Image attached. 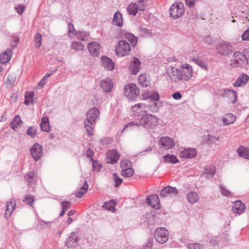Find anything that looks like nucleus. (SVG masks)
I'll use <instances>...</instances> for the list:
<instances>
[{"mask_svg":"<svg viewBox=\"0 0 249 249\" xmlns=\"http://www.w3.org/2000/svg\"><path fill=\"white\" fill-rule=\"evenodd\" d=\"M22 124V121L20 116L19 115H16L14 120L10 123V125L14 130H16Z\"/></svg>","mask_w":249,"mask_h":249,"instance_id":"cd10ccee","label":"nucleus"},{"mask_svg":"<svg viewBox=\"0 0 249 249\" xmlns=\"http://www.w3.org/2000/svg\"><path fill=\"white\" fill-rule=\"evenodd\" d=\"M40 125L42 131L45 132L49 131L50 127L49 124V119L47 117H43L42 118Z\"/></svg>","mask_w":249,"mask_h":249,"instance_id":"2f4dec72","label":"nucleus"},{"mask_svg":"<svg viewBox=\"0 0 249 249\" xmlns=\"http://www.w3.org/2000/svg\"><path fill=\"white\" fill-rule=\"evenodd\" d=\"M134 173V170L132 168L125 169L122 170L121 172L122 175L125 178H129L131 177Z\"/></svg>","mask_w":249,"mask_h":249,"instance_id":"a18cd8bd","label":"nucleus"},{"mask_svg":"<svg viewBox=\"0 0 249 249\" xmlns=\"http://www.w3.org/2000/svg\"><path fill=\"white\" fill-rule=\"evenodd\" d=\"M113 23L118 26L121 27L123 24L122 16L119 12H116L113 17Z\"/></svg>","mask_w":249,"mask_h":249,"instance_id":"473e14b6","label":"nucleus"},{"mask_svg":"<svg viewBox=\"0 0 249 249\" xmlns=\"http://www.w3.org/2000/svg\"><path fill=\"white\" fill-rule=\"evenodd\" d=\"M100 115L99 110L96 107L90 109L86 114V120L84 122V127L89 136L93 135L96 120Z\"/></svg>","mask_w":249,"mask_h":249,"instance_id":"f257e3e1","label":"nucleus"},{"mask_svg":"<svg viewBox=\"0 0 249 249\" xmlns=\"http://www.w3.org/2000/svg\"><path fill=\"white\" fill-rule=\"evenodd\" d=\"M100 87L105 92H109L111 91L113 84L109 78H107L101 81Z\"/></svg>","mask_w":249,"mask_h":249,"instance_id":"dca6fc26","label":"nucleus"},{"mask_svg":"<svg viewBox=\"0 0 249 249\" xmlns=\"http://www.w3.org/2000/svg\"><path fill=\"white\" fill-rule=\"evenodd\" d=\"M186 196L189 203L191 204H194L199 199L198 195L194 191L188 193Z\"/></svg>","mask_w":249,"mask_h":249,"instance_id":"c85d7f7f","label":"nucleus"},{"mask_svg":"<svg viewBox=\"0 0 249 249\" xmlns=\"http://www.w3.org/2000/svg\"><path fill=\"white\" fill-rule=\"evenodd\" d=\"M88 187L89 185L87 181H85L84 184L80 188V191L76 193V196L79 198L81 197L87 192Z\"/></svg>","mask_w":249,"mask_h":249,"instance_id":"4c0bfd02","label":"nucleus"},{"mask_svg":"<svg viewBox=\"0 0 249 249\" xmlns=\"http://www.w3.org/2000/svg\"><path fill=\"white\" fill-rule=\"evenodd\" d=\"M107 162L114 164L119 159V155L115 150H109L107 153Z\"/></svg>","mask_w":249,"mask_h":249,"instance_id":"ddd939ff","label":"nucleus"},{"mask_svg":"<svg viewBox=\"0 0 249 249\" xmlns=\"http://www.w3.org/2000/svg\"><path fill=\"white\" fill-rule=\"evenodd\" d=\"M68 32L69 34L72 33L73 35H75V31L73 25L71 22L68 24Z\"/></svg>","mask_w":249,"mask_h":249,"instance_id":"0e129e2a","label":"nucleus"},{"mask_svg":"<svg viewBox=\"0 0 249 249\" xmlns=\"http://www.w3.org/2000/svg\"><path fill=\"white\" fill-rule=\"evenodd\" d=\"M71 48L76 51H83L84 49L85 46L80 42L73 41L71 43Z\"/></svg>","mask_w":249,"mask_h":249,"instance_id":"79ce46f5","label":"nucleus"},{"mask_svg":"<svg viewBox=\"0 0 249 249\" xmlns=\"http://www.w3.org/2000/svg\"><path fill=\"white\" fill-rule=\"evenodd\" d=\"M15 81V78L12 75L8 76L6 80V84L9 85H12Z\"/></svg>","mask_w":249,"mask_h":249,"instance_id":"e2e57ef3","label":"nucleus"},{"mask_svg":"<svg viewBox=\"0 0 249 249\" xmlns=\"http://www.w3.org/2000/svg\"><path fill=\"white\" fill-rule=\"evenodd\" d=\"M247 62L245 55L241 52H237L234 53L230 64L232 68L241 67Z\"/></svg>","mask_w":249,"mask_h":249,"instance_id":"39448f33","label":"nucleus"},{"mask_svg":"<svg viewBox=\"0 0 249 249\" xmlns=\"http://www.w3.org/2000/svg\"><path fill=\"white\" fill-rule=\"evenodd\" d=\"M113 179L115 182V187H119L122 183V179L118 176L116 173H113Z\"/></svg>","mask_w":249,"mask_h":249,"instance_id":"3c124183","label":"nucleus"},{"mask_svg":"<svg viewBox=\"0 0 249 249\" xmlns=\"http://www.w3.org/2000/svg\"><path fill=\"white\" fill-rule=\"evenodd\" d=\"M196 155V151L195 148H189L184 149L180 153V157L181 158L192 159Z\"/></svg>","mask_w":249,"mask_h":249,"instance_id":"a211bd4d","label":"nucleus"},{"mask_svg":"<svg viewBox=\"0 0 249 249\" xmlns=\"http://www.w3.org/2000/svg\"><path fill=\"white\" fill-rule=\"evenodd\" d=\"M42 36L39 33H37L34 38V43H35V47L38 48H39L42 44Z\"/></svg>","mask_w":249,"mask_h":249,"instance_id":"37998d69","label":"nucleus"},{"mask_svg":"<svg viewBox=\"0 0 249 249\" xmlns=\"http://www.w3.org/2000/svg\"><path fill=\"white\" fill-rule=\"evenodd\" d=\"M154 236L158 242L164 244L169 238V233L165 228L159 227L156 230Z\"/></svg>","mask_w":249,"mask_h":249,"instance_id":"6e6552de","label":"nucleus"},{"mask_svg":"<svg viewBox=\"0 0 249 249\" xmlns=\"http://www.w3.org/2000/svg\"><path fill=\"white\" fill-rule=\"evenodd\" d=\"M125 37L130 42L132 47H134L136 45L138 39L137 37L133 34L126 33L125 34Z\"/></svg>","mask_w":249,"mask_h":249,"instance_id":"ea45409f","label":"nucleus"},{"mask_svg":"<svg viewBox=\"0 0 249 249\" xmlns=\"http://www.w3.org/2000/svg\"><path fill=\"white\" fill-rule=\"evenodd\" d=\"M193 61H194L196 64L202 68H204L206 70L207 69V66L205 63L201 59L199 58L198 57H194L192 59Z\"/></svg>","mask_w":249,"mask_h":249,"instance_id":"09e8293b","label":"nucleus"},{"mask_svg":"<svg viewBox=\"0 0 249 249\" xmlns=\"http://www.w3.org/2000/svg\"><path fill=\"white\" fill-rule=\"evenodd\" d=\"M88 48L90 54L95 56L99 54L100 45L96 42H92L88 44Z\"/></svg>","mask_w":249,"mask_h":249,"instance_id":"412c9836","label":"nucleus"},{"mask_svg":"<svg viewBox=\"0 0 249 249\" xmlns=\"http://www.w3.org/2000/svg\"><path fill=\"white\" fill-rule=\"evenodd\" d=\"M236 120L235 116L232 113H227L223 117L222 121L225 124H230L233 123Z\"/></svg>","mask_w":249,"mask_h":249,"instance_id":"c756f323","label":"nucleus"},{"mask_svg":"<svg viewBox=\"0 0 249 249\" xmlns=\"http://www.w3.org/2000/svg\"><path fill=\"white\" fill-rule=\"evenodd\" d=\"M140 125H141L140 124V123H139L135 122H131L124 125V128L123 131H124L126 128H128V127H132L134 126H139Z\"/></svg>","mask_w":249,"mask_h":249,"instance_id":"052dcab7","label":"nucleus"},{"mask_svg":"<svg viewBox=\"0 0 249 249\" xmlns=\"http://www.w3.org/2000/svg\"><path fill=\"white\" fill-rule=\"evenodd\" d=\"M127 10L129 15L135 16L138 11V5L137 3H131L128 5Z\"/></svg>","mask_w":249,"mask_h":249,"instance_id":"e433bc0d","label":"nucleus"},{"mask_svg":"<svg viewBox=\"0 0 249 249\" xmlns=\"http://www.w3.org/2000/svg\"><path fill=\"white\" fill-rule=\"evenodd\" d=\"M61 205L62 209L66 211L70 208L71 203L69 201H64L62 202Z\"/></svg>","mask_w":249,"mask_h":249,"instance_id":"bf43d9fd","label":"nucleus"},{"mask_svg":"<svg viewBox=\"0 0 249 249\" xmlns=\"http://www.w3.org/2000/svg\"><path fill=\"white\" fill-rule=\"evenodd\" d=\"M131 111L133 115L137 116H142L148 111L146 105L142 103L133 106Z\"/></svg>","mask_w":249,"mask_h":249,"instance_id":"9b49d317","label":"nucleus"},{"mask_svg":"<svg viewBox=\"0 0 249 249\" xmlns=\"http://www.w3.org/2000/svg\"><path fill=\"white\" fill-rule=\"evenodd\" d=\"M30 153L34 160L36 161L41 159L43 154L42 147L37 143H35L30 149Z\"/></svg>","mask_w":249,"mask_h":249,"instance_id":"1a4fd4ad","label":"nucleus"},{"mask_svg":"<svg viewBox=\"0 0 249 249\" xmlns=\"http://www.w3.org/2000/svg\"><path fill=\"white\" fill-rule=\"evenodd\" d=\"M215 172V168L213 166L207 167L205 168L206 177L210 178H213Z\"/></svg>","mask_w":249,"mask_h":249,"instance_id":"58836bf2","label":"nucleus"},{"mask_svg":"<svg viewBox=\"0 0 249 249\" xmlns=\"http://www.w3.org/2000/svg\"><path fill=\"white\" fill-rule=\"evenodd\" d=\"M24 179L28 182V185H32L36 181L35 174L34 172H29L26 176H25Z\"/></svg>","mask_w":249,"mask_h":249,"instance_id":"a19ab883","label":"nucleus"},{"mask_svg":"<svg viewBox=\"0 0 249 249\" xmlns=\"http://www.w3.org/2000/svg\"><path fill=\"white\" fill-rule=\"evenodd\" d=\"M163 161L164 162L176 163L179 161L177 157L170 154H167L163 157Z\"/></svg>","mask_w":249,"mask_h":249,"instance_id":"72a5a7b5","label":"nucleus"},{"mask_svg":"<svg viewBox=\"0 0 249 249\" xmlns=\"http://www.w3.org/2000/svg\"><path fill=\"white\" fill-rule=\"evenodd\" d=\"M160 143L166 150L173 148L175 145L174 140L167 137L161 138L160 140Z\"/></svg>","mask_w":249,"mask_h":249,"instance_id":"4468645a","label":"nucleus"},{"mask_svg":"<svg viewBox=\"0 0 249 249\" xmlns=\"http://www.w3.org/2000/svg\"><path fill=\"white\" fill-rule=\"evenodd\" d=\"M92 162V170L93 171L99 172L102 168L101 164L97 160H93Z\"/></svg>","mask_w":249,"mask_h":249,"instance_id":"49530a36","label":"nucleus"},{"mask_svg":"<svg viewBox=\"0 0 249 249\" xmlns=\"http://www.w3.org/2000/svg\"><path fill=\"white\" fill-rule=\"evenodd\" d=\"M221 193L222 195L226 196H231L233 194L229 190H227L223 185H221L220 186Z\"/></svg>","mask_w":249,"mask_h":249,"instance_id":"603ef678","label":"nucleus"},{"mask_svg":"<svg viewBox=\"0 0 249 249\" xmlns=\"http://www.w3.org/2000/svg\"><path fill=\"white\" fill-rule=\"evenodd\" d=\"M221 96L224 98H227L229 103L234 104L237 100V93L230 89H225L223 90L221 94Z\"/></svg>","mask_w":249,"mask_h":249,"instance_id":"9d476101","label":"nucleus"},{"mask_svg":"<svg viewBox=\"0 0 249 249\" xmlns=\"http://www.w3.org/2000/svg\"><path fill=\"white\" fill-rule=\"evenodd\" d=\"M36 129L33 126H30L27 129L26 134L32 138L36 136Z\"/></svg>","mask_w":249,"mask_h":249,"instance_id":"5fc2aeb1","label":"nucleus"},{"mask_svg":"<svg viewBox=\"0 0 249 249\" xmlns=\"http://www.w3.org/2000/svg\"><path fill=\"white\" fill-rule=\"evenodd\" d=\"M138 82L142 87H147L150 84V77L148 75L142 73L139 76Z\"/></svg>","mask_w":249,"mask_h":249,"instance_id":"393cba45","label":"nucleus"},{"mask_svg":"<svg viewBox=\"0 0 249 249\" xmlns=\"http://www.w3.org/2000/svg\"><path fill=\"white\" fill-rule=\"evenodd\" d=\"M12 52L10 49H7L3 53L0 55V62L1 64H5L8 62L11 57Z\"/></svg>","mask_w":249,"mask_h":249,"instance_id":"bb28decb","label":"nucleus"},{"mask_svg":"<svg viewBox=\"0 0 249 249\" xmlns=\"http://www.w3.org/2000/svg\"><path fill=\"white\" fill-rule=\"evenodd\" d=\"M237 153L239 156L245 159L249 160V149L243 146H240L237 150Z\"/></svg>","mask_w":249,"mask_h":249,"instance_id":"a878e982","label":"nucleus"},{"mask_svg":"<svg viewBox=\"0 0 249 249\" xmlns=\"http://www.w3.org/2000/svg\"><path fill=\"white\" fill-rule=\"evenodd\" d=\"M120 166L122 170L130 169L131 168V162L128 160H124L121 161Z\"/></svg>","mask_w":249,"mask_h":249,"instance_id":"de8ad7c7","label":"nucleus"},{"mask_svg":"<svg viewBox=\"0 0 249 249\" xmlns=\"http://www.w3.org/2000/svg\"><path fill=\"white\" fill-rule=\"evenodd\" d=\"M139 34L141 36H147L150 35V33L149 30L143 27H140L139 28Z\"/></svg>","mask_w":249,"mask_h":249,"instance_id":"864d4df0","label":"nucleus"},{"mask_svg":"<svg viewBox=\"0 0 249 249\" xmlns=\"http://www.w3.org/2000/svg\"><path fill=\"white\" fill-rule=\"evenodd\" d=\"M130 52V45L126 41L122 40L119 41L115 47L116 54L120 57L127 55Z\"/></svg>","mask_w":249,"mask_h":249,"instance_id":"20e7f679","label":"nucleus"},{"mask_svg":"<svg viewBox=\"0 0 249 249\" xmlns=\"http://www.w3.org/2000/svg\"><path fill=\"white\" fill-rule=\"evenodd\" d=\"M159 119L155 116L146 114L140 121V124L146 129L155 128L159 124Z\"/></svg>","mask_w":249,"mask_h":249,"instance_id":"7ed1b4c3","label":"nucleus"},{"mask_svg":"<svg viewBox=\"0 0 249 249\" xmlns=\"http://www.w3.org/2000/svg\"><path fill=\"white\" fill-rule=\"evenodd\" d=\"M249 80V76L245 73L240 74L234 83L235 87H241L246 85Z\"/></svg>","mask_w":249,"mask_h":249,"instance_id":"b1692460","label":"nucleus"},{"mask_svg":"<svg viewBox=\"0 0 249 249\" xmlns=\"http://www.w3.org/2000/svg\"><path fill=\"white\" fill-rule=\"evenodd\" d=\"M189 249H202V246L198 243L189 244L188 246Z\"/></svg>","mask_w":249,"mask_h":249,"instance_id":"13d9d810","label":"nucleus"},{"mask_svg":"<svg viewBox=\"0 0 249 249\" xmlns=\"http://www.w3.org/2000/svg\"><path fill=\"white\" fill-rule=\"evenodd\" d=\"M23 201L26 204L30 206H32L34 201V196H28L25 197V198L23 200Z\"/></svg>","mask_w":249,"mask_h":249,"instance_id":"6e6d98bb","label":"nucleus"},{"mask_svg":"<svg viewBox=\"0 0 249 249\" xmlns=\"http://www.w3.org/2000/svg\"><path fill=\"white\" fill-rule=\"evenodd\" d=\"M124 90L125 96L130 99H136L140 94L139 89L133 83L126 85Z\"/></svg>","mask_w":249,"mask_h":249,"instance_id":"0eeeda50","label":"nucleus"},{"mask_svg":"<svg viewBox=\"0 0 249 249\" xmlns=\"http://www.w3.org/2000/svg\"><path fill=\"white\" fill-rule=\"evenodd\" d=\"M178 190L176 187L167 186L164 187L160 191V196L162 197H165L168 195L175 196L178 194Z\"/></svg>","mask_w":249,"mask_h":249,"instance_id":"2eb2a0df","label":"nucleus"},{"mask_svg":"<svg viewBox=\"0 0 249 249\" xmlns=\"http://www.w3.org/2000/svg\"><path fill=\"white\" fill-rule=\"evenodd\" d=\"M242 38L244 40H249V30H247L243 34Z\"/></svg>","mask_w":249,"mask_h":249,"instance_id":"338daca9","label":"nucleus"},{"mask_svg":"<svg viewBox=\"0 0 249 249\" xmlns=\"http://www.w3.org/2000/svg\"><path fill=\"white\" fill-rule=\"evenodd\" d=\"M86 154L87 157L89 158L91 161L94 160L93 159L94 153L90 148H89V149L87 150Z\"/></svg>","mask_w":249,"mask_h":249,"instance_id":"69168bd1","label":"nucleus"},{"mask_svg":"<svg viewBox=\"0 0 249 249\" xmlns=\"http://www.w3.org/2000/svg\"><path fill=\"white\" fill-rule=\"evenodd\" d=\"M15 9L18 13V14L21 15L24 11L25 6H24V5H20L15 7Z\"/></svg>","mask_w":249,"mask_h":249,"instance_id":"680f3d73","label":"nucleus"},{"mask_svg":"<svg viewBox=\"0 0 249 249\" xmlns=\"http://www.w3.org/2000/svg\"><path fill=\"white\" fill-rule=\"evenodd\" d=\"M115 205V202L114 200H111L108 202H106L104 205V207L105 209L108 210H111L113 208H114Z\"/></svg>","mask_w":249,"mask_h":249,"instance_id":"4d7b16f0","label":"nucleus"},{"mask_svg":"<svg viewBox=\"0 0 249 249\" xmlns=\"http://www.w3.org/2000/svg\"><path fill=\"white\" fill-rule=\"evenodd\" d=\"M147 109H149L152 112H156L159 110L158 103L154 102H151L150 104L146 105Z\"/></svg>","mask_w":249,"mask_h":249,"instance_id":"c03bdc74","label":"nucleus"},{"mask_svg":"<svg viewBox=\"0 0 249 249\" xmlns=\"http://www.w3.org/2000/svg\"><path fill=\"white\" fill-rule=\"evenodd\" d=\"M146 202L148 204L154 208H159V199L158 196L156 194L147 196L146 198Z\"/></svg>","mask_w":249,"mask_h":249,"instance_id":"4be33fe9","label":"nucleus"},{"mask_svg":"<svg viewBox=\"0 0 249 249\" xmlns=\"http://www.w3.org/2000/svg\"><path fill=\"white\" fill-rule=\"evenodd\" d=\"M141 68V61L138 58H134L129 66V70L132 74H136Z\"/></svg>","mask_w":249,"mask_h":249,"instance_id":"6ab92c4d","label":"nucleus"},{"mask_svg":"<svg viewBox=\"0 0 249 249\" xmlns=\"http://www.w3.org/2000/svg\"><path fill=\"white\" fill-rule=\"evenodd\" d=\"M34 96V91H27L25 93L24 97V104L26 105L29 106L31 103L33 102V98Z\"/></svg>","mask_w":249,"mask_h":249,"instance_id":"c9c22d12","label":"nucleus"},{"mask_svg":"<svg viewBox=\"0 0 249 249\" xmlns=\"http://www.w3.org/2000/svg\"><path fill=\"white\" fill-rule=\"evenodd\" d=\"M217 53L223 55H228L232 53V47L229 43H223L219 45L217 48Z\"/></svg>","mask_w":249,"mask_h":249,"instance_id":"f8f14e48","label":"nucleus"},{"mask_svg":"<svg viewBox=\"0 0 249 249\" xmlns=\"http://www.w3.org/2000/svg\"><path fill=\"white\" fill-rule=\"evenodd\" d=\"M78 235L75 232H72L69 236L67 241L66 242V246L68 248H75L77 245Z\"/></svg>","mask_w":249,"mask_h":249,"instance_id":"f3484780","label":"nucleus"},{"mask_svg":"<svg viewBox=\"0 0 249 249\" xmlns=\"http://www.w3.org/2000/svg\"><path fill=\"white\" fill-rule=\"evenodd\" d=\"M245 209V205L240 200L235 201L233 203L232 211L233 213L240 214Z\"/></svg>","mask_w":249,"mask_h":249,"instance_id":"5701e85b","label":"nucleus"},{"mask_svg":"<svg viewBox=\"0 0 249 249\" xmlns=\"http://www.w3.org/2000/svg\"><path fill=\"white\" fill-rule=\"evenodd\" d=\"M143 97L145 99H149L151 102H156L159 100V94L156 91L144 93L143 94Z\"/></svg>","mask_w":249,"mask_h":249,"instance_id":"7c9ffc66","label":"nucleus"},{"mask_svg":"<svg viewBox=\"0 0 249 249\" xmlns=\"http://www.w3.org/2000/svg\"><path fill=\"white\" fill-rule=\"evenodd\" d=\"M101 62L102 66L107 71H112L115 67L114 63L108 57L103 56Z\"/></svg>","mask_w":249,"mask_h":249,"instance_id":"aec40b11","label":"nucleus"},{"mask_svg":"<svg viewBox=\"0 0 249 249\" xmlns=\"http://www.w3.org/2000/svg\"><path fill=\"white\" fill-rule=\"evenodd\" d=\"M16 206V201L14 200H11V201L7 202L6 210H5V214H8L9 215H11V213L13 212L14 209H15Z\"/></svg>","mask_w":249,"mask_h":249,"instance_id":"f704fd0d","label":"nucleus"},{"mask_svg":"<svg viewBox=\"0 0 249 249\" xmlns=\"http://www.w3.org/2000/svg\"><path fill=\"white\" fill-rule=\"evenodd\" d=\"M172 97L174 99L180 100L182 98V95L180 92H176L172 94Z\"/></svg>","mask_w":249,"mask_h":249,"instance_id":"774afa93","label":"nucleus"},{"mask_svg":"<svg viewBox=\"0 0 249 249\" xmlns=\"http://www.w3.org/2000/svg\"><path fill=\"white\" fill-rule=\"evenodd\" d=\"M219 137L213 136L209 134L206 136L205 139L207 143L208 144H211L213 143L215 141L219 140Z\"/></svg>","mask_w":249,"mask_h":249,"instance_id":"8fccbe9b","label":"nucleus"},{"mask_svg":"<svg viewBox=\"0 0 249 249\" xmlns=\"http://www.w3.org/2000/svg\"><path fill=\"white\" fill-rule=\"evenodd\" d=\"M192 68L188 64H184L176 71L177 78L179 80L188 81L192 76Z\"/></svg>","mask_w":249,"mask_h":249,"instance_id":"f03ea898","label":"nucleus"},{"mask_svg":"<svg viewBox=\"0 0 249 249\" xmlns=\"http://www.w3.org/2000/svg\"><path fill=\"white\" fill-rule=\"evenodd\" d=\"M184 13V4L182 2L174 3L170 8V16L174 19L180 18Z\"/></svg>","mask_w":249,"mask_h":249,"instance_id":"423d86ee","label":"nucleus"}]
</instances>
